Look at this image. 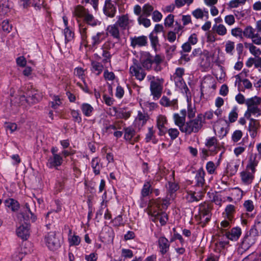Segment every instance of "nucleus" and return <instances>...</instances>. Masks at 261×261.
<instances>
[{"label":"nucleus","instance_id":"obj_63","mask_svg":"<svg viewBox=\"0 0 261 261\" xmlns=\"http://www.w3.org/2000/svg\"><path fill=\"white\" fill-rule=\"evenodd\" d=\"M193 16L196 19H202L204 17V12L201 9L197 8L192 13Z\"/></svg>","mask_w":261,"mask_h":261},{"label":"nucleus","instance_id":"obj_5","mask_svg":"<svg viewBox=\"0 0 261 261\" xmlns=\"http://www.w3.org/2000/svg\"><path fill=\"white\" fill-rule=\"evenodd\" d=\"M147 213L150 216L151 221L154 222L159 221L162 225H164L168 220V216L166 213L159 212L154 210L150 204L147 208Z\"/></svg>","mask_w":261,"mask_h":261},{"label":"nucleus","instance_id":"obj_19","mask_svg":"<svg viewBox=\"0 0 261 261\" xmlns=\"http://www.w3.org/2000/svg\"><path fill=\"white\" fill-rule=\"evenodd\" d=\"M129 71L133 75L140 81H142L146 75V73L141 66H130Z\"/></svg>","mask_w":261,"mask_h":261},{"label":"nucleus","instance_id":"obj_61","mask_svg":"<svg viewBox=\"0 0 261 261\" xmlns=\"http://www.w3.org/2000/svg\"><path fill=\"white\" fill-rule=\"evenodd\" d=\"M194 0H175V6L177 8L184 6L185 4L188 6L193 3Z\"/></svg>","mask_w":261,"mask_h":261},{"label":"nucleus","instance_id":"obj_39","mask_svg":"<svg viewBox=\"0 0 261 261\" xmlns=\"http://www.w3.org/2000/svg\"><path fill=\"white\" fill-rule=\"evenodd\" d=\"M84 19L87 23L92 26H95L100 24V22L95 19L94 16L89 13V11L87 13Z\"/></svg>","mask_w":261,"mask_h":261},{"label":"nucleus","instance_id":"obj_31","mask_svg":"<svg viewBox=\"0 0 261 261\" xmlns=\"http://www.w3.org/2000/svg\"><path fill=\"white\" fill-rule=\"evenodd\" d=\"M22 2V5L24 8H27L32 4L35 7L40 8L43 4V0H20Z\"/></svg>","mask_w":261,"mask_h":261},{"label":"nucleus","instance_id":"obj_11","mask_svg":"<svg viewBox=\"0 0 261 261\" xmlns=\"http://www.w3.org/2000/svg\"><path fill=\"white\" fill-rule=\"evenodd\" d=\"M28 95V103L33 104L39 102L42 98L43 94L37 90L32 89L27 93Z\"/></svg>","mask_w":261,"mask_h":261},{"label":"nucleus","instance_id":"obj_55","mask_svg":"<svg viewBox=\"0 0 261 261\" xmlns=\"http://www.w3.org/2000/svg\"><path fill=\"white\" fill-rule=\"evenodd\" d=\"M205 145L208 148L214 147L215 149L217 146V139L214 137L208 138L205 143Z\"/></svg>","mask_w":261,"mask_h":261},{"label":"nucleus","instance_id":"obj_18","mask_svg":"<svg viewBox=\"0 0 261 261\" xmlns=\"http://www.w3.org/2000/svg\"><path fill=\"white\" fill-rule=\"evenodd\" d=\"M205 173L202 168L198 169L196 173L195 180H196V186L201 188L200 190H204L205 189L203 188L205 184L204 176Z\"/></svg>","mask_w":261,"mask_h":261},{"label":"nucleus","instance_id":"obj_62","mask_svg":"<svg viewBox=\"0 0 261 261\" xmlns=\"http://www.w3.org/2000/svg\"><path fill=\"white\" fill-rule=\"evenodd\" d=\"M166 186H167L168 191L170 193H173L175 192L178 189L177 184L175 182H171V181H169L168 183V185Z\"/></svg>","mask_w":261,"mask_h":261},{"label":"nucleus","instance_id":"obj_20","mask_svg":"<svg viewBox=\"0 0 261 261\" xmlns=\"http://www.w3.org/2000/svg\"><path fill=\"white\" fill-rule=\"evenodd\" d=\"M257 239L249 233H247L243 238L242 242V248L244 249H247L253 245L256 241Z\"/></svg>","mask_w":261,"mask_h":261},{"label":"nucleus","instance_id":"obj_6","mask_svg":"<svg viewBox=\"0 0 261 261\" xmlns=\"http://www.w3.org/2000/svg\"><path fill=\"white\" fill-rule=\"evenodd\" d=\"M45 242L47 247L51 250L58 249L61 246L59 239L55 232H50L45 237Z\"/></svg>","mask_w":261,"mask_h":261},{"label":"nucleus","instance_id":"obj_12","mask_svg":"<svg viewBox=\"0 0 261 261\" xmlns=\"http://www.w3.org/2000/svg\"><path fill=\"white\" fill-rule=\"evenodd\" d=\"M204 193L205 191L203 189L202 190H199L197 192L195 191H189L187 192L186 198L189 202L198 201L202 198Z\"/></svg>","mask_w":261,"mask_h":261},{"label":"nucleus","instance_id":"obj_15","mask_svg":"<svg viewBox=\"0 0 261 261\" xmlns=\"http://www.w3.org/2000/svg\"><path fill=\"white\" fill-rule=\"evenodd\" d=\"M211 208L206 203L201 204L199 205V215L201 219H203L206 222L210 221L211 218Z\"/></svg>","mask_w":261,"mask_h":261},{"label":"nucleus","instance_id":"obj_53","mask_svg":"<svg viewBox=\"0 0 261 261\" xmlns=\"http://www.w3.org/2000/svg\"><path fill=\"white\" fill-rule=\"evenodd\" d=\"M225 50L227 54L232 55L234 51V42L231 41H227Z\"/></svg>","mask_w":261,"mask_h":261},{"label":"nucleus","instance_id":"obj_17","mask_svg":"<svg viewBox=\"0 0 261 261\" xmlns=\"http://www.w3.org/2000/svg\"><path fill=\"white\" fill-rule=\"evenodd\" d=\"M260 158L256 154L251 155L246 168L255 172L256 167L257 166Z\"/></svg>","mask_w":261,"mask_h":261},{"label":"nucleus","instance_id":"obj_23","mask_svg":"<svg viewBox=\"0 0 261 261\" xmlns=\"http://www.w3.org/2000/svg\"><path fill=\"white\" fill-rule=\"evenodd\" d=\"M158 245L160 249V252L162 254H166L169 249L170 242L164 237L159 238L158 240Z\"/></svg>","mask_w":261,"mask_h":261},{"label":"nucleus","instance_id":"obj_27","mask_svg":"<svg viewBox=\"0 0 261 261\" xmlns=\"http://www.w3.org/2000/svg\"><path fill=\"white\" fill-rule=\"evenodd\" d=\"M113 109L115 112V115L119 118L126 119L130 117L131 114L130 111H126L125 109H117L116 107H113Z\"/></svg>","mask_w":261,"mask_h":261},{"label":"nucleus","instance_id":"obj_32","mask_svg":"<svg viewBox=\"0 0 261 261\" xmlns=\"http://www.w3.org/2000/svg\"><path fill=\"white\" fill-rule=\"evenodd\" d=\"M68 241L70 246H77L81 242L80 237L75 233L72 234L71 230H69L68 235Z\"/></svg>","mask_w":261,"mask_h":261},{"label":"nucleus","instance_id":"obj_57","mask_svg":"<svg viewBox=\"0 0 261 261\" xmlns=\"http://www.w3.org/2000/svg\"><path fill=\"white\" fill-rule=\"evenodd\" d=\"M216 168L217 166L215 165L214 163L212 161L208 162L206 165V170L210 174L215 173Z\"/></svg>","mask_w":261,"mask_h":261},{"label":"nucleus","instance_id":"obj_33","mask_svg":"<svg viewBox=\"0 0 261 261\" xmlns=\"http://www.w3.org/2000/svg\"><path fill=\"white\" fill-rule=\"evenodd\" d=\"M151 184L150 181H145L143 188L141 190V196L144 198L148 196L152 192V189H151Z\"/></svg>","mask_w":261,"mask_h":261},{"label":"nucleus","instance_id":"obj_29","mask_svg":"<svg viewBox=\"0 0 261 261\" xmlns=\"http://www.w3.org/2000/svg\"><path fill=\"white\" fill-rule=\"evenodd\" d=\"M91 164L94 174L95 175H99L102 168V165L100 164L99 159L98 158H93Z\"/></svg>","mask_w":261,"mask_h":261},{"label":"nucleus","instance_id":"obj_13","mask_svg":"<svg viewBox=\"0 0 261 261\" xmlns=\"http://www.w3.org/2000/svg\"><path fill=\"white\" fill-rule=\"evenodd\" d=\"M255 172L245 169L240 173V176L242 182L245 185H249L254 178Z\"/></svg>","mask_w":261,"mask_h":261},{"label":"nucleus","instance_id":"obj_14","mask_svg":"<svg viewBox=\"0 0 261 261\" xmlns=\"http://www.w3.org/2000/svg\"><path fill=\"white\" fill-rule=\"evenodd\" d=\"M149 119V116L147 113L139 111L137 117L135 119V125L140 129L144 126Z\"/></svg>","mask_w":261,"mask_h":261},{"label":"nucleus","instance_id":"obj_43","mask_svg":"<svg viewBox=\"0 0 261 261\" xmlns=\"http://www.w3.org/2000/svg\"><path fill=\"white\" fill-rule=\"evenodd\" d=\"M140 61L143 64H152V56L148 52H144L141 54Z\"/></svg>","mask_w":261,"mask_h":261},{"label":"nucleus","instance_id":"obj_34","mask_svg":"<svg viewBox=\"0 0 261 261\" xmlns=\"http://www.w3.org/2000/svg\"><path fill=\"white\" fill-rule=\"evenodd\" d=\"M124 138L127 141H131L132 138L135 136L136 131L132 126L124 127Z\"/></svg>","mask_w":261,"mask_h":261},{"label":"nucleus","instance_id":"obj_22","mask_svg":"<svg viewBox=\"0 0 261 261\" xmlns=\"http://www.w3.org/2000/svg\"><path fill=\"white\" fill-rule=\"evenodd\" d=\"M116 11V8L111 0H107L103 8L104 13L110 17H113L115 16Z\"/></svg>","mask_w":261,"mask_h":261},{"label":"nucleus","instance_id":"obj_10","mask_svg":"<svg viewBox=\"0 0 261 261\" xmlns=\"http://www.w3.org/2000/svg\"><path fill=\"white\" fill-rule=\"evenodd\" d=\"M167 123V119L165 116L163 115H159L156 118V127L159 129V135L163 136L167 132V128L165 125Z\"/></svg>","mask_w":261,"mask_h":261},{"label":"nucleus","instance_id":"obj_51","mask_svg":"<svg viewBox=\"0 0 261 261\" xmlns=\"http://www.w3.org/2000/svg\"><path fill=\"white\" fill-rule=\"evenodd\" d=\"M247 0H231L228 4V6L230 8H238L241 6L245 4Z\"/></svg>","mask_w":261,"mask_h":261},{"label":"nucleus","instance_id":"obj_48","mask_svg":"<svg viewBox=\"0 0 261 261\" xmlns=\"http://www.w3.org/2000/svg\"><path fill=\"white\" fill-rule=\"evenodd\" d=\"M255 34V29L250 25L246 27L243 30V35L247 38L251 39Z\"/></svg>","mask_w":261,"mask_h":261},{"label":"nucleus","instance_id":"obj_54","mask_svg":"<svg viewBox=\"0 0 261 261\" xmlns=\"http://www.w3.org/2000/svg\"><path fill=\"white\" fill-rule=\"evenodd\" d=\"M64 34L66 42L71 41L74 37V33L69 27L65 28L64 30Z\"/></svg>","mask_w":261,"mask_h":261},{"label":"nucleus","instance_id":"obj_42","mask_svg":"<svg viewBox=\"0 0 261 261\" xmlns=\"http://www.w3.org/2000/svg\"><path fill=\"white\" fill-rule=\"evenodd\" d=\"M174 81L176 87L180 88L183 92L187 93L188 91H189L182 78L174 79Z\"/></svg>","mask_w":261,"mask_h":261},{"label":"nucleus","instance_id":"obj_40","mask_svg":"<svg viewBox=\"0 0 261 261\" xmlns=\"http://www.w3.org/2000/svg\"><path fill=\"white\" fill-rule=\"evenodd\" d=\"M81 109L83 114L87 117L90 116L93 111V108L87 103H82L81 106Z\"/></svg>","mask_w":261,"mask_h":261},{"label":"nucleus","instance_id":"obj_52","mask_svg":"<svg viewBox=\"0 0 261 261\" xmlns=\"http://www.w3.org/2000/svg\"><path fill=\"white\" fill-rule=\"evenodd\" d=\"M138 22L140 25H143L145 28H148L151 25L150 19L146 18L143 15H140L139 16Z\"/></svg>","mask_w":261,"mask_h":261},{"label":"nucleus","instance_id":"obj_26","mask_svg":"<svg viewBox=\"0 0 261 261\" xmlns=\"http://www.w3.org/2000/svg\"><path fill=\"white\" fill-rule=\"evenodd\" d=\"M239 166V161L237 160H233L229 162L226 167V170L230 175H234L238 170Z\"/></svg>","mask_w":261,"mask_h":261},{"label":"nucleus","instance_id":"obj_38","mask_svg":"<svg viewBox=\"0 0 261 261\" xmlns=\"http://www.w3.org/2000/svg\"><path fill=\"white\" fill-rule=\"evenodd\" d=\"M115 46V43L110 40H108L102 44L100 49L110 53L111 54L114 50Z\"/></svg>","mask_w":261,"mask_h":261},{"label":"nucleus","instance_id":"obj_16","mask_svg":"<svg viewBox=\"0 0 261 261\" xmlns=\"http://www.w3.org/2000/svg\"><path fill=\"white\" fill-rule=\"evenodd\" d=\"M242 234L241 228L239 227L232 228L230 231H226L225 236L227 239L232 241H237Z\"/></svg>","mask_w":261,"mask_h":261},{"label":"nucleus","instance_id":"obj_28","mask_svg":"<svg viewBox=\"0 0 261 261\" xmlns=\"http://www.w3.org/2000/svg\"><path fill=\"white\" fill-rule=\"evenodd\" d=\"M161 104L164 107H171L173 109L177 107V101L176 99L170 100L166 96H163L160 100Z\"/></svg>","mask_w":261,"mask_h":261},{"label":"nucleus","instance_id":"obj_64","mask_svg":"<svg viewBox=\"0 0 261 261\" xmlns=\"http://www.w3.org/2000/svg\"><path fill=\"white\" fill-rule=\"evenodd\" d=\"M171 139L173 140L175 139L179 135V132L176 128H170L167 129V132Z\"/></svg>","mask_w":261,"mask_h":261},{"label":"nucleus","instance_id":"obj_60","mask_svg":"<svg viewBox=\"0 0 261 261\" xmlns=\"http://www.w3.org/2000/svg\"><path fill=\"white\" fill-rule=\"evenodd\" d=\"M165 57L163 55H156L154 57L152 56V64H161L163 63Z\"/></svg>","mask_w":261,"mask_h":261},{"label":"nucleus","instance_id":"obj_56","mask_svg":"<svg viewBox=\"0 0 261 261\" xmlns=\"http://www.w3.org/2000/svg\"><path fill=\"white\" fill-rule=\"evenodd\" d=\"M153 10V7L148 4H145L142 8L143 14L146 16H150Z\"/></svg>","mask_w":261,"mask_h":261},{"label":"nucleus","instance_id":"obj_8","mask_svg":"<svg viewBox=\"0 0 261 261\" xmlns=\"http://www.w3.org/2000/svg\"><path fill=\"white\" fill-rule=\"evenodd\" d=\"M115 23L122 30H128L133 24V20L130 19L127 15H122L118 17Z\"/></svg>","mask_w":261,"mask_h":261},{"label":"nucleus","instance_id":"obj_4","mask_svg":"<svg viewBox=\"0 0 261 261\" xmlns=\"http://www.w3.org/2000/svg\"><path fill=\"white\" fill-rule=\"evenodd\" d=\"M150 81V90L151 94L154 100L158 99L162 95L163 91V84L164 80L163 79H155L154 76H148Z\"/></svg>","mask_w":261,"mask_h":261},{"label":"nucleus","instance_id":"obj_3","mask_svg":"<svg viewBox=\"0 0 261 261\" xmlns=\"http://www.w3.org/2000/svg\"><path fill=\"white\" fill-rule=\"evenodd\" d=\"M261 103V98L254 96L247 99L246 100V105L247 106V110L245 114V116L247 119H250L252 115L255 117H258L261 115L260 108L258 107Z\"/></svg>","mask_w":261,"mask_h":261},{"label":"nucleus","instance_id":"obj_49","mask_svg":"<svg viewBox=\"0 0 261 261\" xmlns=\"http://www.w3.org/2000/svg\"><path fill=\"white\" fill-rule=\"evenodd\" d=\"M225 212L227 215V218L229 221H232L233 214L235 212V206L232 204L228 205L225 208Z\"/></svg>","mask_w":261,"mask_h":261},{"label":"nucleus","instance_id":"obj_9","mask_svg":"<svg viewBox=\"0 0 261 261\" xmlns=\"http://www.w3.org/2000/svg\"><path fill=\"white\" fill-rule=\"evenodd\" d=\"M106 37V35L103 32L94 33L86 44H89L93 47H96L105 39Z\"/></svg>","mask_w":261,"mask_h":261},{"label":"nucleus","instance_id":"obj_47","mask_svg":"<svg viewBox=\"0 0 261 261\" xmlns=\"http://www.w3.org/2000/svg\"><path fill=\"white\" fill-rule=\"evenodd\" d=\"M79 30L81 36V38L84 42L87 43V27L85 24H80L79 25Z\"/></svg>","mask_w":261,"mask_h":261},{"label":"nucleus","instance_id":"obj_36","mask_svg":"<svg viewBox=\"0 0 261 261\" xmlns=\"http://www.w3.org/2000/svg\"><path fill=\"white\" fill-rule=\"evenodd\" d=\"M213 30L214 32L220 36H224L227 34V29L222 24H215L213 27Z\"/></svg>","mask_w":261,"mask_h":261},{"label":"nucleus","instance_id":"obj_44","mask_svg":"<svg viewBox=\"0 0 261 261\" xmlns=\"http://www.w3.org/2000/svg\"><path fill=\"white\" fill-rule=\"evenodd\" d=\"M244 46L246 48L248 49L250 53L253 55L256 56L260 53V50L257 48L253 43L245 42Z\"/></svg>","mask_w":261,"mask_h":261},{"label":"nucleus","instance_id":"obj_46","mask_svg":"<svg viewBox=\"0 0 261 261\" xmlns=\"http://www.w3.org/2000/svg\"><path fill=\"white\" fill-rule=\"evenodd\" d=\"M250 122L249 124V130L253 133V135L256 133L257 129L259 127V122L255 119L250 118L249 119Z\"/></svg>","mask_w":261,"mask_h":261},{"label":"nucleus","instance_id":"obj_50","mask_svg":"<svg viewBox=\"0 0 261 261\" xmlns=\"http://www.w3.org/2000/svg\"><path fill=\"white\" fill-rule=\"evenodd\" d=\"M149 38L152 48L156 50L157 46L159 45V40L157 35L154 34L153 32H151L149 35Z\"/></svg>","mask_w":261,"mask_h":261},{"label":"nucleus","instance_id":"obj_37","mask_svg":"<svg viewBox=\"0 0 261 261\" xmlns=\"http://www.w3.org/2000/svg\"><path fill=\"white\" fill-rule=\"evenodd\" d=\"M88 10L81 6H76L73 11L74 16L79 18H84Z\"/></svg>","mask_w":261,"mask_h":261},{"label":"nucleus","instance_id":"obj_2","mask_svg":"<svg viewBox=\"0 0 261 261\" xmlns=\"http://www.w3.org/2000/svg\"><path fill=\"white\" fill-rule=\"evenodd\" d=\"M204 123L203 116L199 114L195 118L187 121L181 127V132L187 135L198 133L203 127Z\"/></svg>","mask_w":261,"mask_h":261},{"label":"nucleus","instance_id":"obj_35","mask_svg":"<svg viewBox=\"0 0 261 261\" xmlns=\"http://www.w3.org/2000/svg\"><path fill=\"white\" fill-rule=\"evenodd\" d=\"M5 205L7 207L10 208L12 211H17L19 207V204L18 202L12 198H9L5 200Z\"/></svg>","mask_w":261,"mask_h":261},{"label":"nucleus","instance_id":"obj_21","mask_svg":"<svg viewBox=\"0 0 261 261\" xmlns=\"http://www.w3.org/2000/svg\"><path fill=\"white\" fill-rule=\"evenodd\" d=\"M107 34L116 39H120V33L119 27L116 23L109 25L107 28Z\"/></svg>","mask_w":261,"mask_h":261},{"label":"nucleus","instance_id":"obj_25","mask_svg":"<svg viewBox=\"0 0 261 261\" xmlns=\"http://www.w3.org/2000/svg\"><path fill=\"white\" fill-rule=\"evenodd\" d=\"M97 60L99 64H106L110 63L112 54L110 53L100 50L98 54H96Z\"/></svg>","mask_w":261,"mask_h":261},{"label":"nucleus","instance_id":"obj_1","mask_svg":"<svg viewBox=\"0 0 261 261\" xmlns=\"http://www.w3.org/2000/svg\"><path fill=\"white\" fill-rule=\"evenodd\" d=\"M25 206V211L20 214V216L23 218V220H21V221L23 222L25 225H20L16 230L17 236L23 240H27L29 236V228L27 224L28 222L30 219L32 222H34L36 219V217L31 212L28 204L27 203Z\"/></svg>","mask_w":261,"mask_h":261},{"label":"nucleus","instance_id":"obj_30","mask_svg":"<svg viewBox=\"0 0 261 261\" xmlns=\"http://www.w3.org/2000/svg\"><path fill=\"white\" fill-rule=\"evenodd\" d=\"M145 141L146 142L152 141L154 144L157 143L158 140L156 139L155 130L153 129V126L148 128V132L145 136Z\"/></svg>","mask_w":261,"mask_h":261},{"label":"nucleus","instance_id":"obj_7","mask_svg":"<svg viewBox=\"0 0 261 261\" xmlns=\"http://www.w3.org/2000/svg\"><path fill=\"white\" fill-rule=\"evenodd\" d=\"M130 46L133 48L146 46L148 44V38L144 35L130 37Z\"/></svg>","mask_w":261,"mask_h":261},{"label":"nucleus","instance_id":"obj_24","mask_svg":"<svg viewBox=\"0 0 261 261\" xmlns=\"http://www.w3.org/2000/svg\"><path fill=\"white\" fill-rule=\"evenodd\" d=\"M62 162V156L60 154H55L48 159L47 165L49 168H52L61 166Z\"/></svg>","mask_w":261,"mask_h":261},{"label":"nucleus","instance_id":"obj_59","mask_svg":"<svg viewBox=\"0 0 261 261\" xmlns=\"http://www.w3.org/2000/svg\"><path fill=\"white\" fill-rule=\"evenodd\" d=\"M238 117L237 108L234 107L229 114V120L231 123L234 122L237 119Z\"/></svg>","mask_w":261,"mask_h":261},{"label":"nucleus","instance_id":"obj_41","mask_svg":"<svg viewBox=\"0 0 261 261\" xmlns=\"http://www.w3.org/2000/svg\"><path fill=\"white\" fill-rule=\"evenodd\" d=\"M174 122L177 125L181 132V127L185 124V118L184 116H180L178 114H174L173 115Z\"/></svg>","mask_w":261,"mask_h":261},{"label":"nucleus","instance_id":"obj_58","mask_svg":"<svg viewBox=\"0 0 261 261\" xmlns=\"http://www.w3.org/2000/svg\"><path fill=\"white\" fill-rule=\"evenodd\" d=\"M9 4L8 2L5 1L0 3V15L6 14L9 10Z\"/></svg>","mask_w":261,"mask_h":261},{"label":"nucleus","instance_id":"obj_45","mask_svg":"<svg viewBox=\"0 0 261 261\" xmlns=\"http://www.w3.org/2000/svg\"><path fill=\"white\" fill-rule=\"evenodd\" d=\"M215 132H217L218 135L220 138H223L226 135L228 130L226 127L222 125H218L214 127Z\"/></svg>","mask_w":261,"mask_h":261}]
</instances>
